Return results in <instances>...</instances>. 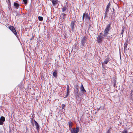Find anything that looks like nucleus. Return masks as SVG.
I'll return each mask as SVG.
<instances>
[{
    "label": "nucleus",
    "instance_id": "nucleus-1",
    "mask_svg": "<svg viewBox=\"0 0 133 133\" xmlns=\"http://www.w3.org/2000/svg\"><path fill=\"white\" fill-rule=\"evenodd\" d=\"M81 43L80 44V47L83 48V47H86L87 45L88 38L85 37H83L81 39Z\"/></svg>",
    "mask_w": 133,
    "mask_h": 133
},
{
    "label": "nucleus",
    "instance_id": "nucleus-2",
    "mask_svg": "<svg viewBox=\"0 0 133 133\" xmlns=\"http://www.w3.org/2000/svg\"><path fill=\"white\" fill-rule=\"evenodd\" d=\"M84 19L86 22L88 23L89 21L90 18L88 13H84L83 14L82 19L80 21V24H82V21H84Z\"/></svg>",
    "mask_w": 133,
    "mask_h": 133
},
{
    "label": "nucleus",
    "instance_id": "nucleus-3",
    "mask_svg": "<svg viewBox=\"0 0 133 133\" xmlns=\"http://www.w3.org/2000/svg\"><path fill=\"white\" fill-rule=\"evenodd\" d=\"M111 24L109 23L107 26L104 31V33L103 35V36L106 37L108 34L109 31L112 28L111 26Z\"/></svg>",
    "mask_w": 133,
    "mask_h": 133
},
{
    "label": "nucleus",
    "instance_id": "nucleus-4",
    "mask_svg": "<svg viewBox=\"0 0 133 133\" xmlns=\"http://www.w3.org/2000/svg\"><path fill=\"white\" fill-rule=\"evenodd\" d=\"M104 38V37L102 36L98 35L97 38V41L98 43H101L102 41V39Z\"/></svg>",
    "mask_w": 133,
    "mask_h": 133
},
{
    "label": "nucleus",
    "instance_id": "nucleus-5",
    "mask_svg": "<svg viewBox=\"0 0 133 133\" xmlns=\"http://www.w3.org/2000/svg\"><path fill=\"white\" fill-rule=\"evenodd\" d=\"M9 28L15 35H17V32L15 28L13 26H11L9 27Z\"/></svg>",
    "mask_w": 133,
    "mask_h": 133
},
{
    "label": "nucleus",
    "instance_id": "nucleus-6",
    "mask_svg": "<svg viewBox=\"0 0 133 133\" xmlns=\"http://www.w3.org/2000/svg\"><path fill=\"white\" fill-rule=\"evenodd\" d=\"M79 128L78 127H77L76 128H73L71 133H78L79 131Z\"/></svg>",
    "mask_w": 133,
    "mask_h": 133
},
{
    "label": "nucleus",
    "instance_id": "nucleus-7",
    "mask_svg": "<svg viewBox=\"0 0 133 133\" xmlns=\"http://www.w3.org/2000/svg\"><path fill=\"white\" fill-rule=\"evenodd\" d=\"M79 90L77 88H76V89H75L74 94L76 98L79 97V95L78 94Z\"/></svg>",
    "mask_w": 133,
    "mask_h": 133
},
{
    "label": "nucleus",
    "instance_id": "nucleus-8",
    "mask_svg": "<svg viewBox=\"0 0 133 133\" xmlns=\"http://www.w3.org/2000/svg\"><path fill=\"white\" fill-rule=\"evenodd\" d=\"M76 22V21H75L71 22L70 24V26L72 31H73L74 29V26L75 25V24Z\"/></svg>",
    "mask_w": 133,
    "mask_h": 133
},
{
    "label": "nucleus",
    "instance_id": "nucleus-9",
    "mask_svg": "<svg viewBox=\"0 0 133 133\" xmlns=\"http://www.w3.org/2000/svg\"><path fill=\"white\" fill-rule=\"evenodd\" d=\"M34 122L35 124L36 129L38 131V130L39 129V124L37 122L34 120Z\"/></svg>",
    "mask_w": 133,
    "mask_h": 133
},
{
    "label": "nucleus",
    "instance_id": "nucleus-10",
    "mask_svg": "<svg viewBox=\"0 0 133 133\" xmlns=\"http://www.w3.org/2000/svg\"><path fill=\"white\" fill-rule=\"evenodd\" d=\"M5 121V118L3 116H2L0 118V125H2Z\"/></svg>",
    "mask_w": 133,
    "mask_h": 133
},
{
    "label": "nucleus",
    "instance_id": "nucleus-11",
    "mask_svg": "<svg viewBox=\"0 0 133 133\" xmlns=\"http://www.w3.org/2000/svg\"><path fill=\"white\" fill-rule=\"evenodd\" d=\"M80 90L83 93H85L86 92V91L85 89L84 88L82 84H81V86L80 87Z\"/></svg>",
    "mask_w": 133,
    "mask_h": 133
},
{
    "label": "nucleus",
    "instance_id": "nucleus-12",
    "mask_svg": "<svg viewBox=\"0 0 133 133\" xmlns=\"http://www.w3.org/2000/svg\"><path fill=\"white\" fill-rule=\"evenodd\" d=\"M66 14L64 13H62L61 14L60 16L63 19H64L66 18Z\"/></svg>",
    "mask_w": 133,
    "mask_h": 133
},
{
    "label": "nucleus",
    "instance_id": "nucleus-13",
    "mask_svg": "<svg viewBox=\"0 0 133 133\" xmlns=\"http://www.w3.org/2000/svg\"><path fill=\"white\" fill-rule=\"evenodd\" d=\"M58 1L57 0H52V2L53 5L55 6L57 3Z\"/></svg>",
    "mask_w": 133,
    "mask_h": 133
},
{
    "label": "nucleus",
    "instance_id": "nucleus-14",
    "mask_svg": "<svg viewBox=\"0 0 133 133\" xmlns=\"http://www.w3.org/2000/svg\"><path fill=\"white\" fill-rule=\"evenodd\" d=\"M127 43H125L124 44V52L125 51H127Z\"/></svg>",
    "mask_w": 133,
    "mask_h": 133
},
{
    "label": "nucleus",
    "instance_id": "nucleus-15",
    "mask_svg": "<svg viewBox=\"0 0 133 133\" xmlns=\"http://www.w3.org/2000/svg\"><path fill=\"white\" fill-rule=\"evenodd\" d=\"M110 3L109 2L107 5L106 8L105 9V11H109V9L110 8Z\"/></svg>",
    "mask_w": 133,
    "mask_h": 133
},
{
    "label": "nucleus",
    "instance_id": "nucleus-16",
    "mask_svg": "<svg viewBox=\"0 0 133 133\" xmlns=\"http://www.w3.org/2000/svg\"><path fill=\"white\" fill-rule=\"evenodd\" d=\"M67 6H64L62 8V11L65 12L67 9Z\"/></svg>",
    "mask_w": 133,
    "mask_h": 133
},
{
    "label": "nucleus",
    "instance_id": "nucleus-17",
    "mask_svg": "<svg viewBox=\"0 0 133 133\" xmlns=\"http://www.w3.org/2000/svg\"><path fill=\"white\" fill-rule=\"evenodd\" d=\"M109 57H107L106 59H105L104 61V63L105 64H107L108 62L109 61Z\"/></svg>",
    "mask_w": 133,
    "mask_h": 133
},
{
    "label": "nucleus",
    "instance_id": "nucleus-18",
    "mask_svg": "<svg viewBox=\"0 0 133 133\" xmlns=\"http://www.w3.org/2000/svg\"><path fill=\"white\" fill-rule=\"evenodd\" d=\"M69 127H72L73 125V123L71 122H68Z\"/></svg>",
    "mask_w": 133,
    "mask_h": 133
},
{
    "label": "nucleus",
    "instance_id": "nucleus-19",
    "mask_svg": "<svg viewBox=\"0 0 133 133\" xmlns=\"http://www.w3.org/2000/svg\"><path fill=\"white\" fill-rule=\"evenodd\" d=\"M53 75L54 77H56L57 75V71L56 70L54 71L53 72Z\"/></svg>",
    "mask_w": 133,
    "mask_h": 133
},
{
    "label": "nucleus",
    "instance_id": "nucleus-20",
    "mask_svg": "<svg viewBox=\"0 0 133 133\" xmlns=\"http://www.w3.org/2000/svg\"><path fill=\"white\" fill-rule=\"evenodd\" d=\"M38 19L40 21H42L43 19V17H42L39 16L38 17Z\"/></svg>",
    "mask_w": 133,
    "mask_h": 133
},
{
    "label": "nucleus",
    "instance_id": "nucleus-21",
    "mask_svg": "<svg viewBox=\"0 0 133 133\" xmlns=\"http://www.w3.org/2000/svg\"><path fill=\"white\" fill-rule=\"evenodd\" d=\"M14 5L16 7H17L18 6V4L16 2H14Z\"/></svg>",
    "mask_w": 133,
    "mask_h": 133
},
{
    "label": "nucleus",
    "instance_id": "nucleus-22",
    "mask_svg": "<svg viewBox=\"0 0 133 133\" xmlns=\"http://www.w3.org/2000/svg\"><path fill=\"white\" fill-rule=\"evenodd\" d=\"M69 129L70 131H71V132H72V131L73 129V128H72L71 127H69Z\"/></svg>",
    "mask_w": 133,
    "mask_h": 133
},
{
    "label": "nucleus",
    "instance_id": "nucleus-23",
    "mask_svg": "<svg viewBox=\"0 0 133 133\" xmlns=\"http://www.w3.org/2000/svg\"><path fill=\"white\" fill-rule=\"evenodd\" d=\"M124 31V29L123 28L122 29V31L120 33V34L121 35H123V32Z\"/></svg>",
    "mask_w": 133,
    "mask_h": 133
},
{
    "label": "nucleus",
    "instance_id": "nucleus-24",
    "mask_svg": "<svg viewBox=\"0 0 133 133\" xmlns=\"http://www.w3.org/2000/svg\"><path fill=\"white\" fill-rule=\"evenodd\" d=\"M122 133H128V131L126 130H125L122 131Z\"/></svg>",
    "mask_w": 133,
    "mask_h": 133
},
{
    "label": "nucleus",
    "instance_id": "nucleus-25",
    "mask_svg": "<svg viewBox=\"0 0 133 133\" xmlns=\"http://www.w3.org/2000/svg\"><path fill=\"white\" fill-rule=\"evenodd\" d=\"M28 0H23V1L25 4H26L27 3Z\"/></svg>",
    "mask_w": 133,
    "mask_h": 133
},
{
    "label": "nucleus",
    "instance_id": "nucleus-26",
    "mask_svg": "<svg viewBox=\"0 0 133 133\" xmlns=\"http://www.w3.org/2000/svg\"><path fill=\"white\" fill-rule=\"evenodd\" d=\"M62 109H64L65 106V105L64 104H62Z\"/></svg>",
    "mask_w": 133,
    "mask_h": 133
},
{
    "label": "nucleus",
    "instance_id": "nucleus-27",
    "mask_svg": "<svg viewBox=\"0 0 133 133\" xmlns=\"http://www.w3.org/2000/svg\"><path fill=\"white\" fill-rule=\"evenodd\" d=\"M67 91H69V85H67Z\"/></svg>",
    "mask_w": 133,
    "mask_h": 133
},
{
    "label": "nucleus",
    "instance_id": "nucleus-28",
    "mask_svg": "<svg viewBox=\"0 0 133 133\" xmlns=\"http://www.w3.org/2000/svg\"><path fill=\"white\" fill-rule=\"evenodd\" d=\"M111 129V128H110V129L108 130L107 131V132L106 133H110V129Z\"/></svg>",
    "mask_w": 133,
    "mask_h": 133
},
{
    "label": "nucleus",
    "instance_id": "nucleus-29",
    "mask_svg": "<svg viewBox=\"0 0 133 133\" xmlns=\"http://www.w3.org/2000/svg\"><path fill=\"white\" fill-rule=\"evenodd\" d=\"M33 37V35L32 36V37L30 39V43H31V41L32 40V38ZM31 44H32L31 43Z\"/></svg>",
    "mask_w": 133,
    "mask_h": 133
},
{
    "label": "nucleus",
    "instance_id": "nucleus-30",
    "mask_svg": "<svg viewBox=\"0 0 133 133\" xmlns=\"http://www.w3.org/2000/svg\"><path fill=\"white\" fill-rule=\"evenodd\" d=\"M130 95L131 96L133 95V91L132 90H131V91Z\"/></svg>",
    "mask_w": 133,
    "mask_h": 133
},
{
    "label": "nucleus",
    "instance_id": "nucleus-31",
    "mask_svg": "<svg viewBox=\"0 0 133 133\" xmlns=\"http://www.w3.org/2000/svg\"><path fill=\"white\" fill-rule=\"evenodd\" d=\"M69 93V91H67V94L66 95V97L68 95Z\"/></svg>",
    "mask_w": 133,
    "mask_h": 133
},
{
    "label": "nucleus",
    "instance_id": "nucleus-32",
    "mask_svg": "<svg viewBox=\"0 0 133 133\" xmlns=\"http://www.w3.org/2000/svg\"><path fill=\"white\" fill-rule=\"evenodd\" d=\"M31 123L32 125H33V121L32 119V118L31 119Z\"/></svg>",
    "mask_w": 133,
    "mask_h": 133
},
{
    "label": "nucleus",
    "instance_id": "nucleus-33",
    "mask_svg": "<svg viewBox=\"0 0 133 133\" xmlns=\"http://www.w3.org/2000/svg\"><path fill=\"white\" fill-rule=\"evenodd\" d=\"M108 11H105V13H104V15H107V12H108Z\"/></svg>",
    "mask_w": 133,
    "mask_h": 133
},
{
    "label": "nucleus",
    "instance_id": "nucleus-34",
    "mask_svg": "<svg viewBox=\"0 0 133 133\" xmlns=\"http://www.w3.org/2000/svg\"><path fill=\"white\" fill-rule=\"evenodd\" d=\"M31 3L32 4V0H30Z\"/></svg>",
    "mask_w": 133,
    "mask_h": 133
},
{
    "label": "nucleus",
    "instance_id": "nucleus-35",
    "mask_svg": "<svg viewBox=\"0 0 133 133\" xmlns=\"http://www.w3.org/2000/svg\"><path fill=\"white\" fill-rule=\"evenodd\" d=\"M116 85V83H115L114 84V87H115Z\"/></svg>",
    "mask_w": 133,
    "mask_h": 133
},
{
    "label": "nucleus",
    "instance_id": "nucleus-36",
    "mask_svg": "<svg viewBox=\"0 0 133 133\" xmlns=\"http://www.w3.org/2000/svg\"><path fill=\"white\" fill-rule=\"evenodd\" d=\"M100 34L101 35H102V33H100Z\"/></svg>",
    "mask_w": 133,
    "mask_h": 133
},
{
    "label": "nucleus",
    "instance_id": "nucleus-37",
    "mask_svg": "<svg viewBox=\"0 0 133 133\" xmlns=\"http://www.w3.org/2000/svg\"><path fill=\"white\" fill-rule=\"evenodd\" d=\"M31 115H32V117H33V114H32Z\"/></svg>",
    "mask_w": 133,
    "mask_h": 133
},
{
    "label": "nucleus",
    "instance_id": "nucleus-38",
    "mask_svg": "<svg viewBox=\"0 0 133 133\" xmlns=\"http://www.w3.org/2000/svg\"><path fill=\"white\" fill-rule=\"evenodd\" d=\"M107 16V15H105V16H104V18H105V17H106Z\"/></svg>",
    "mask_w": 133,
    "mask_h": 133
},
{
    "label": "nucleus",
    "instance_id": "nucleus-39",
    "mask_svg": "<svg viewBox=\"0 0 133 133\" xmlns=\"http://www.w3.org/2000/svg\"><path fill=\"white\" fill-rule=\"evenodd\" d=\"M119 50L120 51V48H119Z\"/></svg>",
    "mask_w": 133,
    "mask_h": 133
},
{
    "label": "nucleus",
    "instance_id": "nucleus-40",
    "mask_svg": "<svg viewBox=\"0 0 133 133\" xmlns=\"http://www.w3.org/2000/svg\"><path fill=\"white\" fill-rule=\"evenodd\" d=\"M8 0V1L9 2H10V0Z\"/></svg>",
    "mask_w": 133,
    "mask_h": 133
},
{
    "label": "nucleus",
    "instance_id": "nucleus-41",
    "mask_svg": "<svg viewBox=\"0 0 133 133\" xmlns=\"http://www.w3.org/2000/svg\"><path fill=\"white\" fill-rule=\"evenodd\" d=\"M78 23H79V21H78Z\"/></svg>",
    "mask_w": 133,
    "mask_h": 133
},
{
    "label": "nucleus",
    "instance_id": "nucleus-42",
    "mask_svg": "<svg viewBox=\"0 0 133 133\" xmlns=\"http://www.w3.org/2000/svg\"><path fill=\"white\" fill-rule=\"evenodd\" d=\"M114 12H113L112 13V14H114Z\"/></svg>",
    "mask_w": 133,
    "mask_h": 133
},
{
    "label": "nucleus",
    "instance_id": "nucleus-43",
    "mask_svg": "<svg viewBox=\"0 0 133 133\" xmlns=\"http://www.w3.org/2000/svg\"><path fill=\"white\" fill-rule=\"evenodd\" d=\"M102 65H103V63H102Z\"/></svg>",
    "mask_w": 133,
    "mask_h": 133
},
{
    "label": "nucleus",
    "instance_id": "nucleus-44",
    "mask_svg": "<svg viewBox=\"0 0 133 133\" xmlns=\"http://www.w3.org/2000/svg\"><path fill=\"white\" fill-rule=\"evenodd\" d=\"M99 109H100V108H99V109H98V110Z\"/></svg>",
    "mask_w": 133,
    "mask_h": 133
},
{
    "label": "nucleus",
    "instance_id": "nucleus-45",
    "mask_svg": "<svg viewBox=\"0 0 133 133\" xmlns=\"http://www.w3.org/2000/svg\"><path fill=\"white\" fill-rule=\"evenodd\" d=\"M123 35H122V37H123Z\"/></svg>",
    "mask_w": 133,
    "mask_h": 133
}]
</instances>
